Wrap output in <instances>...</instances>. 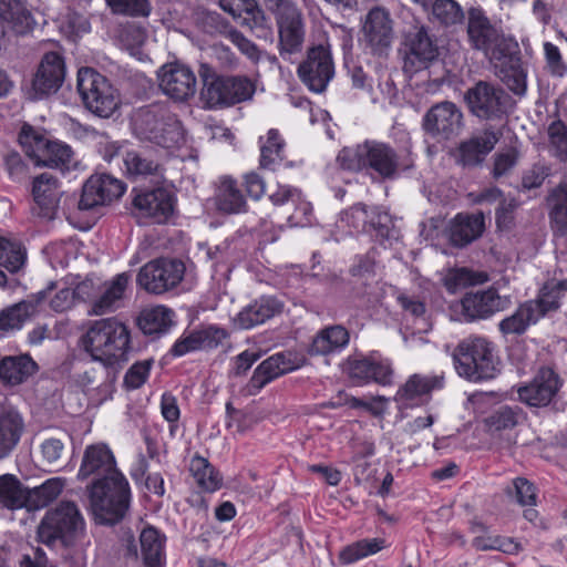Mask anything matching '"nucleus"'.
I'll use <instances>...</instances> for the list:
<instances>
[{"instance_id":"obj_15","label":"nucleus","mask_w":567,"mask_h":567,"mask_svg":"<svg viewBox=\"0 0 567 567\" xmlns=\"http://www.w3.org/2000/svg\"><path fill=\"white\" fill-rule=\"evenodd\" d=\"M464 126L461 109L450 101L434 104L423 116L422 128L437 141L457 136Z\"/></svg>"},{"instance_id":"obj_9","label":"nucleus","mask_w":567,"mask_h":567,"mask_svg":"<svg viewBox=\"0 0 567 567\" xmlns=\"http://www.w3.org/2000/svg\"><path fill=\"white\" fill-rule=\"evenodd\" d=\"M202 76V100L209 109L227 107L249 101L256 92L255 83L245 75L209 74L208 69H205Z\"/></svg>"},{"instance_id":"obj_57","label":"nucleus","mask_w":567,"mask_h":567,"mask_svg":"<svg viewBox=\"0 0 567 567\" xmlns=\"http://www.w3.org/2000/svg\"><path fill=\"white\" fill-rule=\"evenodd\" d=\"M115 14L146 18L152 11L150 0H105Z\"/></svg>"},{"instance_id":"obj_63","label":"nucleus","mask_w":567,"mask_h":567,"mask_svg":"<svg viewBox=\"0 0 567 567\" xmlns=\"http://www.w3.org/2000/svg\"><path fill=\"white\" fill-rule=\"evenodd\" d=\"M197 330H194L187 334H183L177 339L171 349V354L174 357H182L188 352L205 349L203 346V339H200Z\"/></svg>"},{"instance_id":"obj_30","label":"nucleus","mask_w":567,"mask_h":567,"mask_svg":"<svg viewBox=\"0 0 567 567\" xmlns=\"http://www.w3.org/2000/svg\"><path fill=\"white\" fill-rule=\"evenodd\" d=\"M53 286L54 285L51 284L47 290L39 291L28 300H23L4 309L0 313V330L9 331L20 329L23 322L38 311V306L49 298V293Z\"/></svg>"},{"instance_id":"obj_51","label":"nucleus","mask_w":567,"mask_h":567,"mask_svg":"<svg viewBox=\"0 0 567 567\" xmlns=\"http://www.w3.org/2000/svg\"><path fill=\"white\" fill-rule=\"evenodd\" d=\"M431 17L443 27H453L463 22L464 12L455 0H434Z\"/></svg>"},{"instance_id":"obj_14","label":"nucleus","mask_w":567,"mask_h":567,"mask_svg":"<svg viewBox=\"0 0 567 567\" xmlns=\"http://www.w3.org/2000/svg\"><path fill=\"white\" fill-rule=\"evenodd\" d=\"M564 385L559 374L548 367L540 368L535 377L517 389L518 399L530 408L555 405Z\"/></svg>"},{"instance_id":"obj_55","label":"nucleus","mask_w":567,"mask_h":567,"mask_svg":"<svg viewBox=\"0 0 567 567\" xmlns=\"http://www.w3.org/2000/svg\"><path fill=\"white\" fill-rule=\"evenodd\" d=\"M2 166L13 183L22 184L29 177L30 167L17 151L10 150L2 154Z\"/></svg>"},{"instance_id":"obj_48","label":"nucleus","mask_w":567,"mask_h":567,"mask_svg":"<svg viewBox=\"0 0 567 567\" xmlns=\"http://www.w3.org/2000/svg\"><path fill=\"white\" fill-rule=\"evenodd\" d=\"M525 420V413L518 405H502L485 419L491 432L512 430Z\"/></svg>"},{"instance_id":"obj_20","label":"nucleus","mask_w":567,"mask_h":567,"mask_svg":"<svg viewBox=\"0 0 567 567\" xmlns=\"http://www.w3.org/2000/svg\"><path fill=\"white\" fill-rule=\"evenodd\" d=\"M33 206L31 213L42 220L55 218L60 204V182L50 173H42L32 182Z\"/></svg>"},{"instance_id":"obj_64","label":"nucleus","mask_w":567,"mask_h":567,"mask_svg":"<svg viewBox=\"0 0 567 567\" xmlns=\"http://www.w3.org/2000/svg\"><path fill=\"white\" fill-rule=\"evenodd\" d=\"M228 39L252 62H259L262 58V52L258 47L251 40L247 39L240 31L230 30L228 32Z\"/></svg>"},{"instance_id":"obj_45","label":"nucleus","mask_w":567,"mask_h":567,"mask_svg":"<svg viewBox=\"0 0 567 567\" xmlns=\"http://www.w3.org/2000/svg\"><path fill=\"white\" fill-rule=\"evenodd\" d=\"M64 485V478L52 477L40 486L28 488V509H40L48 506L62 493Z\"/></svg>"},{"instance_id":"obj_29","label":"nucleus","mask_w":567,"mask_h":567,"mask_svg":"<svg viewBox=\"0 0 567 567\" xmlns=\"http://www.w3.org/2000/svg\"><path fill=\"white\" fill-rule=\"evenodd\" d=\"M282 310V303L269 296L260 297L245 307L234 318V324L238 329H251L274 318Z\"/></svg>"},{"instance_id":"obj_11","label":"nucleus","mask_w":567,"mask_h":567,"mask_svg":"<svg viewBox=\"0 0 567 567\" xmlns=\"http://www.w3.org/2000/svg\"><path fill=\"white\" fill-rule=\"evenodd\" d=\"M276 16L279 33V53L289 60L291 54L302 50L305 24L298 7L290 0H264Z\"/></svg>"},{"instance_id":"obj_42","label":"nucleus","mask_w":567,"mask_h":567,"mask_svg":"<svg viewBox=\"0 0 567 567\" xmlns=\"http://www.w3.org/2000/svg\"><path fill=\"white\" fill-rule=\"evenodd\" d=\"M25 261V250L16 241L0 237V287L7 285V275L2 270L14 274L19 271Z\"/></svg>"},{"instance_id":"obj_26","label":"nucleus","mask_w":567,"mask_h":567,"mask_svg":"<svg viewBox=\"0 0 567 567\" xmlns=\"http://www.w3.org/2000/svg\"><path fill=\"white\" fill-rule=\"evenodd\" d=\"M363 32L367 42L375 54H383L393 40L392 20L390 13L383 8H373L369 11Z\"/></svg>"},{"instance_id":"obj_60","label":"nucleus","mask_w":567,"mask_h":567,"mask_svg":"<svg viewBox=\"0 0 567 567\" xmlns=\"http://www.w3.org/2000/svg\"><path fill=\"white\" fill-rule=\"evenodd\" d=\"M508 495L514 497L520 506H535L537 493L535 485L524 477H517L513 481V488L508 489Z\"/></svg>"},{"instance_id":"obj_50","label":"nucleus","mask_w":567,"mask_h":567,"mask_svg":"<svg viewBox=\"0 0 567 567\" xmlns=\"http://www.w3.org/2000/svg\"><path fill=\"white\" fill-rule=\"evenodd\" d=\"M219 6L234 18H243V23L249 28H252V24L249 23L250 19L255 25L264 19L262 11L254 0H220Z\"/></svg>"},{"instance_id":"obj_49","label":"nucleus","mask_w":567,"mask_h":567,"mask_svg":"<svg viewBox=\"0 0 567 567\" xmlns=\"http://www.w3.org/2000/svg\"><path fill=\"white\" fill-rule=\"evenodd\" d=\"M383 548L384 540L381 538L361 539L346 546L339 553V560L344 565H349L359 559L377 554Z\"/></svg>"},{"instance_id":"obj_54","label":"nucleus","mask_w":567,"mask_h":567,"mask_svg":"<svg viewBox=\"0 0 567 567\" xmlns=\"http://www.w3.org/2000/svg\"><path fill=\"white\" fill-rule=\"evenodd\" d=\"M473 546L478 550H499L508 555H517L523 550V545L512 537L478 536L473 539Z\"/></svg>"},{"instance_id":"obj_43","label":"nucleus","mask_w":567,"mask_h":567,"mask_svg":"<svg viewBox=\"0 0 567 567\" xmlns=\"http://www.w3.org/2000/svg\"><path fill=\"white\" fill-rule=\"evenodd\" d=\"M145 567H163L164 537L153 527L144 528L140 536Z\"/></svg>"},{"instance_id":"obj_24","label":"nucleus","mask_w":567,"mask_h":567,"mask_svg":"<svg viewBox=\"0 0 567 567\" xmlns=\"http://www.w3.org/2000/svg\"><path fill=\"white\" fill-rule=\"evenodd\" d=\"M65 75L63 58L56 52H48L41 59L32 81L35 97L41 99L55 93Z\"/></svg>"},{"instance_id":"obj_27","label":"nucleus","mask_w":567,"mask_h":567,"mask_svg":"<svg viewBox=\"0 0 567 567\" xmlns=\"http://www.w3.org/2000/svg\"><path fill=\"white\" fill-rule=\"evenodd\" d=\"M443 383L440 375L413 374L399 388L395 401L406 406L423 404L430 400L432 391L443 388Z\"/></svg>"},{"instance_id":"obj_18","label":"nucleus","mask_w":567,"mask_h":567,"mask_svg":"<svg viewBox=\"0 0 567 567\" xmlns=\"http://www.w3.org/2000/svg\"><path fill=\"white\" fill-rule=\"evenodd\" d=\"M406 52L403 69L414 73L427 68L439 56V47L424 25H414L405 34Z\"/></svg>"},{"instance_id":"obj_46","label":"nucleus","mask_w":567,"mask_h":567,"mask_svg":"<svg viewBox=\"0 0 567 567\" xmlns=\"http://www.w3.org/2000/svg\"><path fill=\"white\" fill-rule=\"evenodd\" d=\"M553 228L561 235L567 234V184L560 183L547 198Z\"/></svg>"},{"instance_id":"obj_25","label":"nucleus","mask_w":567,"mask_h":567,"mask_svg":"<svg viewBox=\"0 0 567 567\" xmlns=\"http://www.w3.org/2000/svg\"><path fill=\"white\" fill-rule=\"evenodd\" d=\"M509 303V297H502L497 290L489 288L466 293L462 300V309L466 319L473 321L486 319L495 312L506 309Z\"/></svg>"},{"instance_id":"obj_47","label":"nucleus","mask_w":567,"mask_h":567,"mask_svg":"<svg viewBox=\"0 0 567 567\" xmlns=\"http://www.w3.org/2000/svg\"><path fill=\"white\" fill-rule=\"evenodd\" d=\"M189 472L198 487L205 492H215L221 486L219 473L205 457L195 455L190 460Z\"/></svg>"},{"instance_id":"obj_38","label":"nucleus","mask_w":567,"mask_h":567,"mask_svg":"<svg viewBox=\"0 0 567 567\" xmlns=\"http://www.w3.org/2000/svg\"><path fill=\"white\" fill-rule=\"evenodd\" d=\"M497 142L498 136L493 131H485L482 135L463 142L458 147L460 162L464 166H475L482 163Z\"/></svg>"},{"instance_id":"obj_36","label":"nucleus","mask_w":567,"mask_h":567,"mask_svg":"<svg viewBox=\"0 0 567 567\" xmlns=\"http://www.w3.org/2000/svg\"><path fill=\"white\" fill-rule=\"evenodd\" d=\"M37 370L38 364L28 354L9 355L0 361V379L10 385L25 382Z\"/></svg>"},{"instance_id":"obj_56","label":"nucleus","mask_w":567,"mask_h":567,"mask_svg":"<svg viewBox=\"0 0 567 567\" xmlns=\"http://www.w3.org/2000/svg\"><path fill=\"white\" fill-rule=\"evenodd\" d=\"M370 230H374L381 240H391L396 235L392 217L379 207L370 209L368 231Z\"/></svg>"},{"instance_id":"obj_37","label":"nucleus","mask_w":567,"mask_h":567,"mask_svg":"<svg viewBox=\"0 0 567 567\" xmlns=\"http://www.w3.org/2000/svg\"><path fill=\"white\" fill-rule=\"evenodd\" d=\"M123 162L127 174L132 177H150L154 183H161L165 179L164 167L145 153L128 151L125 153Z\"/></svg>"},{"instance_id":"obj_3","label":"nucleus","mask_w":567,"mask_h":567,"mask_svg":"<svg viewBox=\"0 0 567 567\" xmlns=\"http://www.w3.org/2000/svg\"><path fill=\"white\" fill-rule=\"evenodd\" d=\"M84 527L78 505L62 501L48 509L37 527V539L48 547H70Z\"/></svg>"},{"instance_id":"obj_8","label":"nucleus","mask_w":567,"mask_h":567,"mask_svg":"<svg viewBox=\"0 0 567 567\" xmlns=\"http://www.w3.org/2000/svg\"><path fill=\"white\" fill-rule=\"evenodd\" d=\"M18 140L38 166L69 171L75 164L73 151L68 144L45 137L29 124L21 127Z\"/></svg>"},{"instance_id":"obj_34","label":"nucleus","mask_w":567,"mask_h":567,"mask_svg":"<svg viewBox=\"0 0 567 567\" xmlns=\"http://www.w3.org/2000/svg\"><path fill=\"white\" fill-rule=\"evenodd\" d=\"M295 367L284 353H276L264 360L254 371L248 384L250 394H255L261 390L267 383L274 379L293 370Z\"/></svg>"},{"instance_id":"obj_62","label":"nucleus","mask_w":567,"mask_h":567,"mask_svg":"<svg viewBox=\"0 0 567 567\" xmlns=\"http://www.w3.org/2000/svg\"><path fill=\"white\" fill-rule=\"evenodd\" d=\"M370 210L361 203L353 205L342 214V220L354 229L368 231Z\"/></svg>"},{"instance_id":"obj_21","label":"nucleus","mask_w":567,"mask_h":567,"mask_svg":"<svg viewBox=\"0 0 567 567\" xmlns=\"http://www.w3.org/2000/svg\"><path fill=\"white\" fill-rule=\"evenodd\" d=\"M133 205L142 216L156 224H164L175 212L176 196L171 188L162 186L137 194Z\"/></svg>"},{"instance_id":"obj_53","label":"nucleus","mask_w":567,"mask_h":567,"mask_svg":"<svg viewBox=\"0 0 567 567\" xmlns=\"http://www.w3.org/2000/svg\"><path fill=\"white\" fill-rule=\"evenodd\" d=\"M548 150L553 157L567 162V125L559 118L547 126Z\"/></svg>"},{"instance_id":"obj_40","label":"nucleus","mask_w":567,"mask_h":567,"mask_svg":"<svg viewBox=\"0 0 567 567\" xmlns=\"http://www.w3.org/2000/svg\"><path fill=\"white\" fill-rule=\"evenodd\" d=\"M259 165L264 169L275 171L284 161L285 141L278 130L270 128L266 136L259 137Z\"/></svg>"},{"instance_id":"obj_23","label":"nucleus","mask_w":567,"mask_h":567,"mask_svg":"<svg viewBox=\"0 0 567 567\" xmlns=\"http://www.w3.org/2000/svg\"><path fill=\"white\" fill-rule=\"evenodd\" d=\"M553 307H555L554 299L546 296L544 299L526 301L498 323L499 331L503 334H523L529 326L550 312Z\"/></svg>"},{"instance_id":"obj_17","label":"nucleus","mask_w":567,"mask_h":567,"mask_svg":"<svg viewBox=\"0 0 567 567\" xmlns=\"http://www.w3.org/2000/svg\"><path fill=\"white\" fill-rule=\"evenodd\" d=\"M158 82L163 93L177 102L189 100L197 90V79L194 71L178 61L161 66Z\"/></svg>"},{"instance_id":"obj_13","label":"nucleus","mask_w":567,"mask_h":567,"mask_svg":"<svg viewBox=\"0 0 567 567\" xmlns=\"http://www.w3.org/2000/svg\"><path fill=\"white\" fill-rule=\"evenodd\" d=\"M298 75L309 90L316 93L326 91L334 75V63L328 40L309 48L306 60L298 66Z\"/></svg>"},{"instance_id":"obj_22","label":"nucleus","mask_w":567,"mask_h":567,"mask_svg":"<svg viewBox=\"0 0 567 567\" xmlns=\"http://www.w3.org/2000/svg\"><path fill=\"white\" fill-rule=\"evenodd\" d=\"M116 474L122 473L116 467L112 451L105 444L97 443L85 447L76 475L78 480L84 481L92 476L93 481H105Z\"/></svg>"},{"instance_id":"obj_52","label":"nucleus","mask_w":567,"mask_h":567,"mask_svg":"<svg viewBox=\"0 0 567 567\" xmlns=\"http://www.w3.org/2000/svg\"><path fill=\"white\" fill-rule=\"evenodd\" d=\"M395 300L405 318L426 322L427 308L423 295L401 291L396 295Z\"/></svg>"},{"instance_id":"obj_7","label":"nucleus","mask_w":567,"mask_h":567,"mask_svg":"<svg viewBox=\"0 0 567 567\" xmlns=\"http://www.w3.org/2000/svg\"><path fill=\"white\" fill-rule=\"evenodd\" d=\"M460 377L470 381L492 379L496 373L494 348L491 341L478 336L463 339L453 352Z\"/></svg>"},{"instance_id":"obj_61","label":"nucleus","mask_w":567,"mask_h":567,"mask_svg":"<svg viewBox=\"0 0 567 567\" xmlns=\"http://www.w3.org/2000/svg\"><path fill=\"white\" fill-rule=\"evenodd\" d=\"M550 174V165L545 162H537L524 173L522 178L523 187L526 189L538 188Z\"/></svg>"},{"instance_id":"obj_16","label":"nucleus","mask_w":567,"mask_h":567,"mask_svg":"<svg viewBox=\"0 0 567 567\" xmlns=\"http://www.w3.org/2000/svg\"><path fill=\"white\" fill-rule=\"evenodd\" d=\"M473 115L483 120L501 118L506 113L508 95L492 83L480 81L465 93Z\"/></svg>"},{"instance_id":"obj_4","label":"nucleus","mask_w":567,"mask_h":567,"mask_svg":"<svg viewBox=\"0 0 567 567\" xmlns=\"http://www.w3.org/2000/svg\"><path fill=\"white\" fill-rule=\"evenodd\" d=\"M337 161L344 169H372L384 179L393 178L399 171L396 152L389 144L378 141H365L355 147H344L339 152Z\"/></svg>"},{"instance_id":"obj_12","label":"nucleus","mask_w":567,"mask_h":567,"mask_svg":"<svg viewBox=\"0 0 567 567\" xmlns=\"http://www.w3.org/2000/svg\"><path fill=\"white\" fill-rule=\"evenodd\" d=\"M185 264L174 258H156L146 262L136 277L137 285L152 295L175 289L184 279Z\"/></svg>"},{"instance_id":"obj_5","label":"nucleus","mask_w":567,"mask_h":567,"mask_svg":"<svg viewBox=\"0 0 567 567\" xmlns=\"http://www.w3.org/2000/svg\"><path fill=\"white\" fill-rule=\"evenodd\" d=\"M133 127L137 137L165 148L179 145L184 140L182 123L165 106L150 105L136 112Z\"/></svg>"},{"instance_id":"obj_59","label":"nucleus","mask_w":567,"mask_h":567,"mask_svg":"<svg viewBox=\"0 0 567 567\" xmlns=\"http://www.w3.org/2000/svg\"><path fill=\"white\" fill-rule=\"evenodd\" d=\"M519 207V202L514 196H506L501 199L496 208V226L501 230H509L515 224V212Z\"/></svg>"},{"instance_id":"obj_35","label":"nucleus","mask_w":567,"mask_h":567,"mask_svg":"<svg viewBox=\"0 0 567 567\" xmlns=\"http://www.w3.org/2000/svg\"><path fill=\"white\" fill-rule=\"evenodd\" d=\"M216 207L225 214H240L247 212V202L238 183L230 176L219 178L216 194Z\"/></svg>"},{"instance_id":"obj_19","label":"nucleus","mask_w":567,"mask_h":567,"mask_svg":"<svg viewBox=\"0 0 567 567\" xmlns=\"http://www.w3.org/2000/svg\"><path fill=\"white\" fill-rule=\"evenodd\" d=\"M124 192L122 181L109 174H95L83 185L78 207L80 210H90L117 199Z\"/></svg>"},{"instance_id":"obj_6","label":"nucleus","mask_w":567,"mask_h":567,"mask_svg":"<svg viewBox=\"0 0 567 567\" xmlns=\"http://www.w3.org/2000/svg\"><path fill=\"white\" fill-rule=\"evenodd\" d=\"M466 34L471 49L482 52L491 62L501 61L511 53V40L481 8L468 10Z\"/></svg>"},{"instance_id":"obj_1","label":"nucleus","mask_w":567,"mask_h":567,"mask_svg":"<svg viewBox=\"0 0 567 567\" xmlns=\"http://www.w3.org/2000/svg\"><path fill=\"white\" fill-rule=\"evenodd\" d=\"M84 350L105 367H122L130 359L131 333L116 318L93 321L82 338Z\"/></svg>"},{"instance_id":"obj_28","label":"nucleus","mask_w":567,"mask_h":567,"mask_svg":"<svg viewBox=\"0 0 567 567\" xmlns=\"http://www.w3.org/2000/svg\"><path fill=\"white\" fill-rule=\"evenodd\" d=\"M485 230L483 213L457 214L447 228L449 241L452 246L463 248L478 239Z\"/></svg>"},{"instance_id":"obj_39","label":"nucleus","mask_w":567,"mask_h":567,"mask_svg":"<svg viewBox=\"0 0 567 567\" xmlns=\"http://www.w3.org/2000/svg\"><path fill=\"white\" fill-rule=\"evenodd\" d=\"M128 281L130 275L127 272L116 275L105 285L104 292L93 302L89 313L102 316L116 310L127 288Z\"/></svg>"},{"instance_id":"obj_10","label":"nucleus","mask_w":567,"mask_h":567,"mask_svg":"<svg viewBox=\"0 0 567 567\" xmlns=\"http://www.w3.org/2000/svg\"><path fill=\"white\" fill-rule=\"evenodd\" d=\"M76 87L85 109L99 117L109 118L120 106L117 90L94 69L78 71Z\"/></svg>"},{"instance_id":"obj_32","label":"nucleus","mask_w":567,"mask_h":567,"mask_svg":"<svg viewBox=\"0 0 567 567\" xmlns=\"http://www.w3.org/2000/svg\"><path fill=\"white\" fill-rule=\"evenodd\" d=\"M24 429L23 417L17 410L6 409L0 412V460L16 450Z\"/></svg>"},{"instance_id":"obj_31","label":"nucleus","mask_w":567,"mask_h":567,"mask_svg":"<svg viewBox=\"0 0 567 567\" xmlns=\"http://www.w3.org/2000/svg\"><path fill=\"white\" fill-rule=\"evenodd\" d=\"M350 341L349 331L341 324L326 327L317 332L309 347L310 355H330L342 351Z\"/></svg>"},{"instance_id":"obj_33","label":"nucleus","mask_w":567,"mask_h":567,"mask_svg":"<svg viewBox=\"0 0 567 567\" xmlns=\"http://www.w3.org/2000/svg\"><path fill=\"white\" fill-rule=\"evenodd\" d=\"M174 317V311L166 306H151L141 310L136 324L144 334L157 337L169 331Z\"/></svg>"},{"instance_id":"obj_44","label":"nucleus","mask_w":567,"mask_h":567,"mask_svg":"<svg viewBox=\"0 0 567 567\" xmlns=\"http://www.w3.org/2000/svg\"><path fill=\"white\" fill-rule=\"evenodd\" d=\"M66 442V434L44 437L39 444L41 464L49 467L51 472L60 470L65 454Z\"/></svg>"},{"instance_id":"obj_2","label":"nucleus","mask_w":567,"mask_h":567,"mask_svg":"<svg viewBox=\"0 0 567 567\" xmlns=\"http://www.w3.org/2000/svg\"><path fill=\"white\" fill-rule=\"evenodd\" d=\"M91 509L102 524H116L130 508L131 488L123 474L93 481L87 487Z\"/></svg>"},{"instance_id":"obj_58","label":"nucleus","mask_w":567,"mask_h":567,"mask_svg":"<svg viewBox=\"0 0 567 567\" xmlns=\"http://www.w3.org/2000/svg\"><path fill=\"white\" fill-rule=\"evenodd\" d=\"M117 39L127 50H135L145 43L147 30L136 22H126L120 25Z\"/></svg>"},{"instance_id":"obj_41","label":"nucleus","mask_w":567,"mask_h":567,"mask_svg":"<svg viewBox=\"0 0 567 567\" xmlns=\"http://www.w3.org/2000/svg\"><path fill=\"white\" fill-rule=\"evenodd\" d=\"M0 506L11 511L28 508V488L14 475L0 476Z\"/></svg>"}]
</instances>
